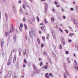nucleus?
<instances>
[{
    "label": "nucleus",
    "mask_w": 78,
    "mask_h": 78,
    "mask_svg": "<svg viewBox=\"0 0 78 78\" xmlns=\"http://www.w3.org/2000/svg\"><path fill=\"white\" fill-rule=\"evenodd\" d=\"M31 32H30L29 33L30 36L31 38L33 37V35H34V36H35V31L34 29L33 28H32L31 29Z\"/></svg>",
    "instance_id": "f257e3e1"
},
{
    "label": "nucleus",
    "mask_w": 78,
    "mask_h": 78,
    "mask_svg": "<svg viewBox=\"0 0 78 78\" xmlns=\"http://www.w3.org/2000/svg\"><path fill=\"white\" fill-rule=\"evenodd\" d=\"M12 59V55H10V57L9 59V62H11Z\"/></svg>",
    "instance_id": "f03ea898"
},
{
    "label": "nucleus",
    "mask_w": 78,
    "mask_h": 78,
    "mask_svg": "<svg viewBox=\"0 0 78 78\" xmlns=\"http://www.w3.org/2000/svg\"><path fill=\"white\" fill-rule=\"evenodd\" d=\"M48 68V66H43L42 68V70H43V71H44V70L45 69H47Z\"/></svg>",
    "instance_id": "7ed1b4c3"
},
{
    "label": "nucleus",
    "mask_w": 78,
    "mask_h": 78,
    "mask_svg": "<svg viewBox=\"0 0 78 78\" xmlns=\"http://www.w3.org/2000/svg\"><path fill=\"white\" fill-rule=\"evenodd\" d=\"M48 8V4L46 3H45V12H46L47 11V9Z\"/></svg>",
    "instance_id": "20e7f679"
},
{
    "label": "nucleus",
    "mask_w": 78,
    "mask_h": 78,
    "mask_svg": "<svg viewBox=\"0 0 78 78\" xmlns=\"http://www.w3.org/2000/svg\"><path fill=\"white\" fill-rule=\"evenodd\" d=\"M1 42L2 47H3V44H4V41H3V40H1Z\"/></svg>",
    "instance_id": "39448f33"
},
{
    "label": "nucleus",
    "mask_w": 78,
    "mask_h": 78,
    "mask_svg": "<svg viewBox=\"0 0 78 78\" xmlns=\"http://www.w3.org/2000/svg\"><path fill=\"white\" fill-rule=\"evenodd\" d=\"M26 52H27V49L24 50L23 51V55H24V56H25L26 55Z\"/></svg>",
    "instance_id": "423d86ee"
},
{
    "label": "nucleus",
    "mask_w": 78,
    "mask_h": 78,
    "mask_svg": "<svg viewBox=\"0 0 78 78\" xmlns=\"http://www.w3.org/2000/svg\"><path fill=\"white\" fill-rule=\"evenodd\" d=\"M64 69H65V70L66 73V74H67V75L68 76H69V73L67 70V69H66V68H64Z\"/></svg>",
    "instance_id": "0eeeda50"
},
{
    "label": "nucleus",
    "mask_w": 78,
    "mask_h": 78,
    "mask_svg": "<svg viewBox=\"0 0 78 78\" xmlns=\"http://www.w3.org/2000/svg\"><path fill=\"white\" fill-rule=\"evenodd\" d=\"M13 30H14V27H11L10 28V32L9 33L12 32L13 31Z\"/></svg>",
    "instance_id": "6e6552de"
},
{
    "label": "nucleus",
    "mask_w": 78,
    "mask_h": 78,
    "mask_svg": "<svg viewBox=\"0 0 78 78\" xmlns=\"http://www.w3.org/2000/svg\"><path fill=\"white\" fill-rule=\"evenodd\" d=\"M57 17L58 18V19L59 20H61V16H60V14L59 13H58L57 14Z\"/></svg>",
    "instance_id": "1a4fd4ad"
},
{
    "label": "nucleus",
    "mask_w": 78,
    "mask_h": 78,
    "mask_svg": "<svg viewBox=\"0 0 78 78\" xmlns=\"http://www.w3.org/2000/svg\"><path fill=\"white\" fill-rule=\"evenodd\" d=\"M15 5L13 6V10L15 12H16V9Z\"/></svg>",
    "instance_id": "9d476101"
},
{
    "label": "nucleus",
    "mask_w": 78,
    "mask_h": 78,
    "mask_svg": "<svg viewBox=\"0 0 78 78\" xmlns=\"http://www.w3.org/2000/svg\"><path fill=\"white\" fill-rule=\"evenodd\" d=\"M66 61L68 63H69V64H70V60H69V58H66Z\"/></svg>",
    "instance_id": "9b49d317"
},
{
    "label": "nucleus",
    "mask_w": 78,
    "mask_h": 78,
    "mask_svg": "<svg viewBox=\"0 0 78 78\" xmlns=\"http://www.w3.org/2000/svg\"><path fill=\"white\" fill-rule=\"evenodd\" d=\"M25 5L27 8L30 7V6L28 5V2H25Z\"/></svg>",
    "instance_id": "f8f14e48"
},
{
    "label": "nucleus",
    "mask_w": 78,
    "mask_h": 78,
    "mask_svg": "<svg viewBox=\"0 0 78 78\" xmlns=\"http://www.w3.org/2000/svg\"><path fill=\"white\" fill-rule=\"evenodd\" d=\"M24 26L25 27V30H27L28 29V27H27V25L26 24H24Z\"/></svg>",
    "instance_id": "ddd939ff"
},
{
    "label": "nucleus",
    "mask_w": 78,
    "mask_h": 78,
    "mask_svg": "<svg viewBox=\"0 0 78 78\" xmlns=\"http://www.w3.org/2000/svg\"><path fill=\"white\" fill-rule=\"evenodd\" d=\"M74 66H76L77 65V62L76 61V60H74Z\"/></svg>",
    "instance_id": "4468645a"
},
{
    "label": "nucleus",
    "mask_w": 78,
    "mask_h": 78,
    "mask_svg": "<svg viewBox=\"0 0 78 78\" xmlns=\"http://www.w3.org/2000/svg\"><path fill=\"white\" fill-rule=\"evenodd\" d=\"M52 34L53 35H55L56 34H55V32L53 31V30H52L51 31Z\"/></svg>",
    "instance_id": "2eb2a0df"
},
{
    "label": "nucleus",
    "mask_w": 78,
    "mask_h": 78,
    "mask_svg": "<svg viewBox=\"0 0 78 78\" xmlns=\"http://www.w3.org/2000/svg\"><path fill=\"white\" fill-rule=\"evenodd\" d=\"M74 68L76 70L78 71V66H74Z\"/></svg>",
    "instance_id": "dca6fc26"
},
{
    "label": "nucleus",
    "mask_w": 78,
    "mask_h": 78,
    "mask_svg": "<svg viewBox=\"0 0 78 78\" xmlns=\"http://www.w3.org/2000/svg\"><path fill=\"white\" fill-rule=\"evenodd\" d=\"M5 18L6 19V20H7V19H8V14H7V13H5Z\"/></svg>",
    "instance_id": "f3484780"
},
{
    "label": "nucleus",
    "mask_w": 78,
    "mask_h": 78,
    "mask_svg": "<svg viewBox=\"0 0 78 78\" xmlns=\"http://www.w3.org/2000/svg\"><path fill=\"white\" fill-rule=\"evenodd\" d=\"M5 36H9V33H8L7 32H5Z\"/></svg>",
    "instance_id": "a211bd4d"
},
{
    "label": "nucleus",
    "mask_w": 78,
    "mask_h": 78,
    "mask_svg": "<svg viewBox=\"0 0 78 78\" xmlns=\"http://www.w3.org/2000/svg\"><path fill=\"white\" fill-rule=\"evenodd\" d=\"M11 73H12L11 71H9L8 73V75H10L11 76Z\"/></svg>",
    "instance_id": "6ab92c4d"
},
{
    "label": "nucleus",
    "mask_w": 78,
    "mask_h": 78,
    "mask_svg": "<svg viewBox=\"0 0 78 78\" xmlns=\"http://www.w3.org/2000/svg\"><path fill=\"white\" fill-rule=\"evenodd\" d=\"M74 24H76L77 23H78L77 22V21L76 20H74Z\"/></svg>",
    "instance_id": "aec40b11"
},
{
    "label": "nucleus",
    "mask_w": 78,
    "mask_h": 78,
    "mask_svg": "<svg viewBox=\"0 0 78 78\" xmlns=\"http://www.w3.org/2000/svg\"><path fill=\"white\" fill-rule=\"evenodd\" d=\"M62 45H65L66 44L65 41H62Z\"/></svg>",
    "instance_id": "412c9836"
},
{
    "label": "nucleus",
    "mask_w": 78,
    "mask_h": 78,
    "mask_svg": "<svg viewBox=\"0 0 78 78\" xmlns=\"http://www.w3.org/2000/svg\"><path fill=\"white\" fill-rule=\"evenodd\" d=\"M33 66L34 69L35 70H36V66H35V65L34 64H33Z\"/></svg>",
    "instance_id": "4be33fe9"
},
{
    "label": "nucleus",
    "mask_w": 78,
    "mask_h": 78,
    "mask_svg": "<svg viewBox=\"0 0 78 78\" xmlns=\"http://www.w3.org/2000/svg\"><path fill=\"white\" fill-rule=\"evenodd\" d=\"M20 10L21 12L22 13H23V10L22 8L20 9Z\"/></svg>",
    "instance_id": "5701e85b"
},
{
    "label": "nucleus",
    "mask_w": 78,
    "mask_h": 78,
    "mask_svg": "<svg viewBox=\"0 0 78 78\" xmlns=\"http://www.w3.org/2000/svg\"><path fill=\"white\" fill-rule=\"evenodd\" d=\"M64 78H67V75H66V73H64Z\"/></svg>",
    "instance_id": "b1692460"
},
{
    "label": "nucleus",
    "mask_w": 78,
    "mask_h": 78,
    "mask_svg": "<svg viewBox=\"0 0 78 78\" xmlns=\"http://www.w3.org/2000/svg\"><path fill=\"white\" fill-rule=\"evenodd\" d=\"M16 34H15L14 35V37H13V39H16Z\"/></svg>",
    "instance_id": "393cba45"
},
{
    "label": "nucleus",
    "mask_w": 78,
    "mask_h": 78,
    "mask_svg": "<svg viewBox=\"0 0 78 78\" xmlns=\"http://www.w3.org/2000/svg\"><path fill=\"white\" fill-rule=\"evenodd\" d=\"M59 30L60 31H61V33H63V31L62 30V29H61V28H59Z\"/></svg>",
    "instance_id": "a878e982"
},
{
    "label": "nucleus",
    "mask_w": 78,
    "mask_h": 78,
    "mask_svg": "<svg viewBox=\"0 0 78 78\" xmlns=\"http://www.w3.org/2000/svg\"><path fill=\"white\" fill-rule=\"evenodd\" d=\"M62 45H61V44H60L59 48V49H62Z\"/></svg>",
    "instance_id": "bb28decb"
},
{
    "label": "nucleus",
    "mask_w": 78,
    "mask_h": 78,
    "mask_svg": "<svg viewBox=\"0 0 78 78\" xmlns=\"http://www.w3.org/2000/svg\"><path fill=\"white\" fill-rule=\"evenodd\" d=\"M69 30H70L71 31H73V30H72V27H69Z\"/></svg>",
    "instance_id": "cd10ccee"
},
{
    "label": "nucleus",
    "mask_w": 78,
    "mask_h": 78,
    "mask_svg": "<svg viewBox=\"0 0 78 78\" xmlns=\"http://www.w3.org/2000/svg\"><path fill=\"white\" fill-rule=\"evenodd\" d=\"M73 36V33H70L69 34V36L70 37H72Z\"/></svg>",
    "instance_id": "c85d7f7f"
},
{
    "label": "nucleus",
    "mask_w": 78,
    "mask_h": 78,
    "mask_svg": "<svg viewBox=\"0 0 78 78\" xmlns=\"http://www.w3.org/2000/svg\"><path fill=\"white\" fill-rule=\"evenodd\" d=\"M23 22H25V21H26V18H23Z\"/></svg>",
    "instance_id": "c756f323"
},
{
    "label": "nucleus",
    "mask_w": 78,
    "mask_h": 78,
    "mask_svg": "<svg viewBox=\"0 0 78 78\" xmlns=\"http://www.w3.org/2000/svg\"><path fill=\"white\" fill-rule=\"evenodd\" d=\"M51 22H54V18H51Z\"/></svg>",
    "instance_id": "7c9ffc66"
},
{
    "label": "nucleus",
    "mask_w": 78,
    "mask_h": 78,
    "mask_svg": "<svg viewBox=\"0 0 78 78\" xmlns=\"http://www.w3.org/2000/svg\"><path fill=\"white\" fill-rule=\"evenodd\" d=\"M24 62L25 64H27V60L25 59H24Z\"/></svg>",
    "instance_id": "2f4dec72"
},
{
    "label": "nucleus",
    "mask_w": 78,
    "mask_h": 78,
    "mask_svg": "<svg viewBox=\"0 0 78 78\" xmlns=\"http://www.w3.org/2000/svg\"><path fill=\"white\" fill-rule=\"evenodd\" d=\"M16 60V59L15 58H13V63H14V64L15 63Z\"/></svg>",
    "instance_id": "473e14b6"
},
{
    "label": "nucleus",
    "mask_w": 78,
    "mask_h": 78,
    "mask_svg": "<svg viewBox=\"0 0 78 78\" xmlns=\"http://www.w3.org/2000/svg\"><path fill=\"white\" fill-rule=\"evenodd\" d=\"M23 7L24 9H25L26 8V7H25V5L24 4H23Z\"/></svg>",
    "instance_id": "72a5a7b5"
},
{
    "label": "nucleus",
    "mask_w": 78,
    "mask_h": 78,
    "mask_svg": "<svg viewBox=\"0 0 78 78\" xmlns=\"http://www.w3.org/2000/svg\"><path fill=\"white\" fill-rule=\"evenodd\" d=\"M44 22H45V23L46 24L47 23H48V22H47V20H46V19H44Z\"/></svg>",
    "instance_id": "f704fd0d"
},
{
    "label": "nucleus",
    "mask_w": 78,
    "mask_h": 78,
    "mask_svg": "<svg viewBox=\"0 0 78 78\" xmlns=\"http://www.w3.org/2000/svg\"><path fill=\"white\" fill-rule=\"evenodd\" d=\"M43 30H44L43 32H46V29L45 28L43 27Z\"/></svg>",
    "instance_id": "c9c22d12"
},
{
    "label": "nucleus",
    "mask_w": 78,
    "mask_h": 78,
    "mask_svg": "<svg viewBox=\"0 0 78 78\" xmlns=\"http://www.w3.org/2000/svg\"><path fill=\"white\" fill-rule=\"evenodd\" d=\"M20 27L21 28H22L23 27V24L22 23L20 24Z\"/></svg>",
    "instance_id": "e433bc0d"
},
{
    "label": "nucleus",
    "mask_w": 78,
    "mask_h": 78,
    "mask_svg": "<svg viewBox=\"0 0 78 78\" xmlns=\"http://www.w3.org/2000/svg\"><path fill=\"white\" fill-rule=\"evenodd\" d=\"M19 53H21L22 52V49L20 48H19Z\"/></svg>",
    "instance_id": "4c0bfd02"
},
{
    "label": "nucleus",
    "mask_w": 78,
    "mask_h": 78,
    "mask_svg": "<svg viewBox=\"0 0 78 78\" xmlns=\"http://www.w3.org/2000/svg\"><path fill=\"white\" fill-rule=\"evenodd\" d=\"M66 55H69V52L68 51H66Z\"/></svg>",
    "instance_id": "58836bf2"
},
{
    "label": "nucleus",
    "mask_w": 78,
    "mask_h": 78,
    "mask_svg": "<svg viewBox=\"0 0 78 78\" xmlns=\"http://www.w3.org/2000/svg\"><path fill=\"white\" fill-rule=\"evenodd\" d=\"M13 78H17V77H16V75H15V74L13 75Z\"/></svg>",
    "instance_id": "ea45409f"
},
{
    "label": "nucleus",
    "mask_w": 78,
    "mask_h": 78,
    "mask_svg": "<svg viewBox=\"0 0 78 78\" xmlns=\"http://www.w3.org/2000/svg\"><path fill=\"white\" fill-rule=\"evenodd\" d=\"M37 41H38V44H41V42H40V40H39V39H38Z\"/></svg>",
    "instance_id": "a19ab883"
},
{
    "label": "nucleus",
    "mask_w": 78,
    "mask_h": 78,
    "mask_svg": "<svg viewBox=\"0 0 78 78\" xmlns=\"http://www.w3.org/2000/svg\"><path fill=\"white\" fill-rule=\"evenodd\" d=\"M44 54L45 55H47V52L46 51H44L43 52Z\"/></svg>",
    "instance_id": "79ce46f5"
},
{
    "label": "nucleus",
    "mask_w": 78,
    "mask_h": 78,
    "mask_svg": "<svg viewBox=\"0 0 78 78\" xmlns=\"http://www.w3.org/2000/svg\"><path fill=\"white\" fill-rule=\"evenodd\" d=\"M19 28L20 31H22V28H21L20 27H19Z\"/></svg>",
    "instance_id": "37998d69"
},
{
    "label": "nucleus",
    "mask_w": 78,
    "mask_h": 78,
    "mask_svg": "<svg viewBox=\"0 0 78 78\" xmlns=\"http://www.w3.org/2000/svg\"><path fill=\"white\" fill-rule=\"evenodd\" d=\"M2 3H5V0H2Z\"/></svg>",
    "instance_id": "c03bdc74"
},
{
    "label": "nucleus",
    "mask_w": 78,
    "mask_h": 78,
    "mask_svg": "<svg viewBox=\"0 0 78 78\" xmlns=\"http://www.w3.org/2000/svg\"><path fill=\"white\" fill-rule=\"evenodd\" d=\"M76 11L78 13V7H76Z\"/></svg>",
    "instance_id": "a18cd8bd"
},
{
    "label": "nucleus",
    "mask_w": 78,
    "mask_h": 78,
    "mask_svg": "<svg viewBox=\"0 0 78 78\" xmlns=\"http://www.w3.org/2000/svg\"><path fill=\"white\" fill-rule=\"evenodd\" d=\"M53 37L55 39H56V36H55V35H53Z\"/></svg>",
    "instance_id": "49530a36"
},
{
    "label": "nucleus",
    "mask_w": 78,
    "mask_h": 78,
    "mask_svg": "<svg viewBox=\"0 0 78 78\" xmlns=\"http://www.w3.org/2000/svg\"><path fill=\"white\" fill-rule=\"evenodd\" d=\"M37 19L38 21V22H39V18L38 16L37 17Z\"/></svg>",
    "instance_id": "de8ad7c7"
},
{
    "label": "nucleus",
    "mask_w": 78,
    "mask_h": 78,
    "mask_svg": "<svg viewBox=\"0 0 78 78\" xmlns=\"http://www.w3.org/2000/svg\"><path fill=\"white\" fill-rule=\"evenodd\" d=\"M42 65H43L42 62H41L40 64V66H42Z\"/></svg>",
    "instance_id": "09e8293b"
},
{
    "label": "nucleus",
    "mask_w": 78,
    "mask_h": 78,
    "mask_svg": "<svg viewBox=\"0 0 78 78\" xmlns=\"http://www.w3.org/2000/svg\"><path fill=\"white\" fill-rule=\"evenodd\" d=\"M54 3L55 5H58V3L56 1H55L54 2Z\"/></svg>",
    "instance_id": "8fccbe9b"
},
{
    "label": "nucleus",
    "mask_w": 78,
    "mask_h": 78,
    "mask_svg": "<svg viewBox=\"0 0 78 78\" xmlns=\"http://www.w3.org/2000/svg\"><path fill=\"white\" fill-rule=\"evenodd\" d=\"M41 30L43 31H44V30L43 29L44 28H43L42 27H41Z\"/></svg>",
    "instance_id": "3c124183"
},
{
    "label": "nucleus",
    "mask_w": 78,
    "mask_h": 78,
    "mask_svg": "<svg viewBox=\"0 0 78 78\" xmlns=\"http://www.w3.org/2000/svg\"><path fill=\"white\" fill-rule=\"evenodd\" d=\"M14 59H16V58H17V57L16 56V55H15L14 56Z\"/></svg>",
    "instance_id": "603ef678"
},
{
    "label": "nucleus",
    "mask_w": 78,
    "mask_h": 78,
    "mask_svg": "<svg viewBox=\"0 0 78 78\" xmlns=\"http://www.w3.org/2000/svg\"><path fill=\"white\" fill-rule=\"evenodd\" d=\"M41 47L43 48V47H44V44H41Z\"/></svg>",
    "instance_id": "864d4df0"
},
{
    "label": "nucleus",
    "mask_w": 78,
    "mask_h": 78,
    "mask_svg": "<svg viewBox=\"0 0 78 78\" xmlns=\"http://www.w3.org/2000/svg\"><path fill=\"white\" fill-rule=\"evenodd\" d=\"M45 77L48 76V73H46L45 75Z\"/></svg>",
    "instance_id": "5fc2aeb1"
},
{
    "label": "nucleus",
    "mask_w": 78,
    "mask_h": 78,
    "mask_svg": "<svg viewBox=\"0 0 78 78\" xmlns=\"http://www.w3.org/2000/svg\"><path fill=\"white\" fill-rule=\"evenodd\" d=\"M52 47H53V48H54V49H55V48H56V46L54 45L52 46Z\"/></svg>",
    "instance_id": "6e6d98bb"
},
{
    "label": "nucleus",
    "mask_w": 78,
    "mask_h": 78,
    "mask_svg": "<svg viewBox=\"0 0 78 78\" xmlns=\"http://www.w3.org/2000/svg\"><path fill=\"white\" fill-rule=\"evenodd\" d=\"M68 42H69V43L71 42H72V40H69Z\"/></svg>",
    "instance_id": "4d7b16f0"
},
{
    "label": "nucleus",
    "mask_w": 78,
    "mask_h": 78,
    "mask_svg": "<svg viewBox=\"0 0 78 78\" xmlns=\"http://www.w3.org/2000/svg\"><path fill=\"white\" fill-rule=\"evenodd\" d=\"M63 65H64V66H65V67H66V63H63Z\"/></svg>",
    "instance_id": "13d9d810"
},
{
    "label": "nucleus",
    "mask_w": 78,
    "mask_h": 78,
    "mask_svg": "<svg viewBox=\"0 0 78 78\" xmlns=\"http://www.w3.org/2000/svg\"><path fill=\"white\" fill-rule=\"evenodd\" d=\"M2 70H0V73L1 74H2Z\"/></svg>",
    "instance_id": "bf43d9fd"
},
{
    "label": "nucleus",
    "mask_w": 78,
    "mask_h": 78,
    "mask_svg": "<svg viewBox=\"0 0 78 78\" xmlns=\"http://www.w3.org/2000/svg\"><path fill=\"white\" fill-rule=\"evenodd\" d=\"M62 17H63V19H66V17L64 16H62Z\"/></svg>",
    "instance_id": "052dcab7"
},
{
    "label": "nucleus",
    "mask_w": 78,
    "mask_h": 78,
    "mask_svg": "<svg viewBox=\"0 0 78 78\" xmlns=\"http://www.w3.org/2000/svg\"><path fill=\"white\" fill-rule=\"evenodd\" d=\"M52 74L51 73H49V76H51Z\"/></svg>",
    "instance_id": "680f3d73"
},
{
    "label": "nucleus",
    "mask_w": 78,
    "mask_h": 78,
    "mask_svg": "<svg viewBox=\"0 0 78 78\" xmlns=\"http://www.w3.org/2000/svg\"><path fill=\"white\" fill-rule=\"evenodd\" d=\"M76 48H77V50H78V44H77V46H76Z\"/></svg>",
    "instance_id": "e2e57ef3"
},
{
    "label": "nucleus",
    "mask_w": 78,
    "mask_h": 78,
    "mask_svg": "<svg viewBox=\"0 0 78 78\" xmlns=\"http://www.w3.org/2000/svg\"><path fill=\"white\" fill-rule=\"evenodd\" d=\"M73 10H74V9H73V8H71V11H73Z\"/></svg>",
    "instance_id": "0e129e2a"
},
{
    "label": "nucleus",
    "mask_w": 78,
    "mask_h": 78,
    "mask_svg": "<svg viewBox=\"0 0 78 78\" xmlns=\"http://www.w3.org/2000/svg\"><path fill=\"white\" fill-rule=\"evenodd\" d=\"M23 68L25 67V64H23Z\"/></svg>",
    "instance_id": "69168bd1"
},
{
    "label": "nucleus",
    "mask_w": 78,
    "mask_h": 78,
    "mask_svg": "<svg viewBox=\"0 0 78 78\" xmlns=\"http://www.w3.org/2000/svg\"><path fill=\"white\" fill-rule=\"evenodd\" d=\"M48 63H46V66H48Z\"/></svg>",
    "instance_id": "338daca9"
},
{
    "label": "nucleus",
    "mask_w": 78,
    "mask_h": 78,
    "mask_svg": "<svg viewBox=\"0 0 78 78\" xmlns=\"http://www.w3.org/2000/svg\"><path fill=\"white\" fill-rule=\"evenodd\" d=\"M20 78H24V76H21Z\"/></svg>",
    "instance_id": "774afa93"
}]
</instances>
